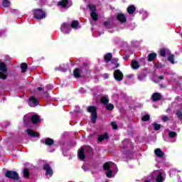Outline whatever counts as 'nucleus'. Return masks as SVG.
Instances as JSON below:
<instances>
[{"mask_svg":"<svg viewBox=\"0 0 182 182\" xmlns=\"http://www.w3.org/2000/svg\"><path fill=\"white\" fill-rule=\"evenodd\" d=\"M112 167H116V164L112 162H107L104 164V169L107 170L106 176L108 178H112V177H113V172L110 170Z\"/></svg>","mask_w":182,"mask_h":182,"instance_id":"obj_1","label":"nucleus"},{"mask_svg":"<svg viewBox=\"0 0 182 182\" xmlns=\"http://www.w3.org/2000/svg\"><path fill=\"white\" fill-rule=\"evenodd\" d=\"M87 112L91 113V120L92 123H96V119H97V109H96V107H88Z\"/></svg>","mask_w":182,"mask_h":182,"instance_id":"obj_2","label":"nucleus"},{"mask_svg":"<svg viewBox=\"0 0 182 182\" xmlns=\"http://www.w3.org/2000/svg\"><path fill=\"white\" fill-rule=\"evenodd\" d=\"M5 177L11 178V180H19V175L18 174V172L15 171H6Z\"/></svg>","mask_w":182,"mask_h":182,"instance_id":"obj_3","label":"nucleus"},{"mask_svg":"<svg viewBox=\"0 0 182 182\" xmlns=\"http://www.w3.org/2000/svg\"><path fill=\"white\" fill-rule=\"evenodd\" d=\"M33 17L36 19H43L45 18V11L41 9H35L33 11Z\"/></svg>","mask_w":182,"mask_h":182,"instance_id":"obj_4","label":"nucleus"},{"mask_svg":"<svg viewBox=\"0 0 182 182\" xmlns=\"http://www.w3.org/2000/svg\"><path fill=\"white\" fill-rule=\"evenodd\" d=\"M88 6L90 8L92 19H93V21H97L99 16L96 13V10H97L96 6L93 4H90Z\"/></svg>","mask_w":182,"mask_h":182,"instance_id":"obj_5","label":"nucleus"},{"mask_svg":"<svg viewBox=\"0 0 182 182\" xmlns=\"http://www.w3.org/2000/svg\"><path fill=\"white\" fill-rule=\"evenodd\" d=\"M28 100V105L31 107H35V106H38V105H39V100H38L35 97H30Z\"/></svg>","mask_w":182,"mask_h":182,"instance_id":"obj_6","label":"nucleus"},{"mask_svg":"<svg viewBox=\"0 0 182 182\" xmlns=\"http://www.w3.org/2000/svg\"><path fill=\"white\" fill-rule=\"evenodd\" d=\"M114 77L115 80H123V73L120 71V70H117L114 72Z\"/></svg>","mask_w":182,"mask_h":182,"instance_id":"obj_7","label":"nucleus"},{"mask_svg":"<svg viewBox=\"0 0 182 182\" xmlns=\"http://www.w3.org/2000/svg\"><path fill=\"white\" fill-rule=\"evenodd\" d=\"M53 144H55V141H53V139L50 138H47L46 139V146H47V150H48V151L52 152V151H55V149H50V147H52V146H53Z\"/></svg>","mask_w":182,"mask_h":182,"instance_id":"obj_8","label":"nucleus"},{"mask_svg":"<svg viewBox=\"0 0 182 182\" xmlns=\"http://www.w3.org/2000/svg\"><path fill=\"white\" fill-rule=\"evenodd\" d=\"M61 32L63 33H69L70 32V28H69V24L64 23L62 24L60 28Z\"/></svg>","mask_w":182,"mask_h":182,"instance_id":"obj_9","label":"nucleus"},{"mask_svg":"<svg viewBox=\"0 0 182 182\" xmlns=\"http://www.w3.org/2000/svg\"><path fill=\"white\" fill-rule=\"evenodd\" d=\"M153 102H159L161 100V95L159 92H155L151 96Z\"/></svg>","mask_w":182,"mask_h":182,"instance_id":"obj_10","label":"nucleus"},{"mask_svg":"<svg viewBox=\"0 0 182 182\" xmlns=\"http://www.w3.org/2000/svg\"><path fill=\"white\" fill-rule=\"evenodd\" d=\"M39 120L40 118L38 115L34 114L31 117V121L33 124H38V123H39Z\"/></svg>","mask_w":182,"mask_h":182,"instance_id":"obj_11","label":"nucleus"},{"mask_svg":"<svg viewBox=\"0 0 182 182\" xmlns=\"http://www.w3.org/2000/svg\"><path fill=\"white\" fill-rule=\"evenodd\" d=\"M78 157H79L80 160H81L82 161H83V160H85V149H83V148H81L79 149Z\"/></svg>","mask_w":182,"mask_h":182,"instance_id":"obj_12","label":"nucleus"},{"mask_svg":"<svg viewBox=\"0 0 182 182\" xmlns=\"http://www.w3.org/2000/svg\"><path fill=\"white\" fill-rule=\"evenodd\" d=\"M154 154L157 157L161 158L163 156H164V152H163L161 149L158 148L154 150Z\"/></svg>","mask_w":182,"mask_h":182,"instance_id":"obj_13","label":"nucleus"},{"mask_svg":"<svg viewBox=\"0 0 182 182\" xmlns=\"http://www.w3.org/2000/svg\"><path fill=\"white\" fill-rule=\"evenodd\" d=\"M156 181L157 182H163L164 181V177H163V172L161 171H156Z\"/></svg>","mask_w":182,"mask_h":182,"instance_id":"obj_14","label":"nucleus"},{"mask_svg":"<svg viewBox=\"0 0 182 182\" xmlns=\"http://www.w3.org/2000/svg\"><path fill=\"white\" fill-rule=\"evenodd\" d=\"M160 55H161V56L164 58L166 55H170V50H168V49H166V48H161L160 50Z\"/></svg>","mask_w":182,"mask_h":182,"instance_id":"obj_15","label":"nucleus"},{"mask_svg":"<svg viewBox=\"0 0 182 182\" xmlns=\"http://www.w3.org/2000/svg\"><path fill=\"white\" fill-rule=\"evenodd\" d=\"M69 4V1L68 0H61L58 2V6H61V8H69L68 4Z\"/></svg>","mask_w":182,"mask_h":182,"instance_id":"obj_16","label":"nucleus"},{"mask_svg":"<svg viewBox=\"0 0 182 182\" xmlns=\"http://www.w3.org/2000/svg\"><path fill=\"white\" fill-rule=\"evenodd\" d=\"M27 133L28 136H31V137H39V133L35 132L31 129H27Z\"/></svg>","mask_w":182,"mask_h":182,"instance_id":"obj_17","label":"nucleus"},{"mask_svg":"<svg viewBox=\"0 0 182 182\" xmlns=\"http://www.w3.org/2000/svg\"><path fill=\"white\" fill-rule=\"evenodd\" d=\"M46 176L47 177H51L53 176V171L48 165H46Z\"/></svg>","mask_w":182,"mask_h":182,"instance_id":"obj_18","label":"nucleus"},{"mask_svg":"<svg viewBox=\"0 0 182 182\" xmlns=\"http://www.w3.org/2000/svg\"><path fill=\"white\" fill-rule=\"evenodd\" d=\"M8 78V71H0V79L5 80Z\"/></svg>","mask_w":182,"mask_h":182,"instance_id":"obj_19","label":"nucleus"},{"mask_svg":"<svg viewBox=\"0 0 182 182\" xmlns=\"http://www.w3.org/2000/svg\"><path fill=\"white\" fill-rule=\"evenodd\" d=\"M0 72H8V68L6 67V64H5V63H0Z\"/></svg>","mask_w":182,"mask_h":182,"instance_id":"obj_20","label":"nucleus"},{"mask_svg":"<svg viewBox=\"0 0 182 182\" xmlns=\"http://www.w3.org/2000/svg\"><path fill=\"white\" fill-rule=\"evenodd\" d=\"M20 68L21 69V73H25L28 69V64H26V63H22L20 65Z\"/></svg>","mask_w":182,"mask_h":182,"instance_id":"obj_21","label":"nucleus"},{"mask_svg":"<svg viewBox=\"0 0 182 182\" xmlns=\"http://www.w3.org/2000/svg\"><path fill=\"white\" fill-rule=\"evenodd\" d=\"M117 19H118L119 22H126L127 21L126 16L122 14L117 15Z\"/></svg>","mask_w":182,"mask_h":182,"instance_id":"obj_22","label":"nucleus"},{"mask_svg":"<svg viewBox=\"0 0 182 182\" xmlns=\"http://www.w3.org/2000/svg\"><path fill=\"white\" fill-rule=\"evenodd\" d=\"M23 176L25 178H29L31 174L29 173V169L24 168L23 171Z\"/></svg>","mask_w":182,"mask_h":182,"instance_id":"obj_23","label":"nucleus"},{"mask_svg":"<svg viewBox=\"0 0 182 182\" xmlns=\"http://www.w3.org/2000/svg\"><path fill=\"white\" fill-rule=\"evenodd\" d=\"M109 139V135L107 134H104L103 135H100L98 136V140L100 141H103V140H107Z\"/></svg>","mask_w":182,"mask_h":182,"instance_id":"obj_24","label":"nucleus"},{"mask_svg":"<svg viewBox=\"0 0 182 182\" xmlns=\"http://www.w3.org/2000/svg\"><path fill=\"white\" fill-rule=\"evenodd\" d=\"M71 28H73V29H77L79 28V21H74L71 23L70 25Z\"/></svg>","mask_w":182,"mask_h":182,"instance_id":"obj_25","label":"nucleus"},{"mask_svg":"<svg viewBox=\"0 0 182 182\" xmlns=\"http://www.w3.org/2000/svg\"><path fill=\"white\" fill-rule=\"evenodd\" d=\"M131 65L132 69H139V68H140V64L136 60L132 61Z\"/></svg>","mask_w":182,"mask_h":182,"instance_id":"obj_26","label":"nucleus"},{"mask_svg":"<svg viewBox=\"0 0 182 182\" xmlns=\"http://www.w3.org/2000/svg\"><path fill=\"white\" fill-rule=\"evenodd\" d=\"M127 12L128 14H134L136 12V7L134 6H130L127 8Z\"/></svg>","mask_w":182,"mask_h":182,"instance_id":"obj_27","label":"nucleus"},{"mask_svg":"<svg viewBox=\"0 0 182 182\" xmlns=\"http://www.w3.org/2000/svg\"><path fill=\"white\" fill-rule=\"evenodd\" d=\"M101 102L104 105H107L109 103V97L108 96H104L101 98Z\"/></svg>","mask_w":182,"mask_h":182,"instance_id":"obj_28","label":"nucleus"},{"mask_svg":"<svg viewBox=\"0 0 182 182\" xmlns=\"http://www.w3.org/2000/svg\"><path fill=\"white\" fill-rule=\"evenodd\" d=\"M156 56H157V54L156 53H151L148 55V60L149 62H151V60H154V59H156Z\"/></svg>","mask_w":182,"mask_h":182,"instance_id":"obj_29","label":"nucleus"},{"mask_svg":"<svg viewBox=\"0 0 182 182\" xmlns=\"http://www.w3.org/2000/svg\"><path fill=\"white\" fill-rule=\"evenodd\" d=\"M168 60L172 63V65H174L175 62H174V55L171 54L169 53V54L168 55Z\"/></svg>","mask_w":182,"mask_h":182,"instance_id":"obj_30","label":"nucleus"},{"mask_svg":"<svg viewBox=\"0 0 182 182\" xmlns=\"http://www.w3.org/2000/svg\"><path fill=\"white\" fill-rule=\"evenodd\" d=\"M74 76L75 77H80V69L76 68L74 72Z\"/></svg>","mask_w":182,"mask_h":182,"instance_id":"obj_31","label":"nucleus"},{"mask_svg":"<svg viewBox=\"0 0 182 182\" xmlns=\"http://www.w3.org/2000/svg\"><path fill=\"white\" fill-rule=\"evenodd\" d=\"M112 53H108L105 55V60L107 61V62H110V60H112Z\"/></svg>","mask_w":182,"mask_h":182,"instance_id":"obj_32","label":"nucleus"},{"mask_svg":"<svg viewBox=\"0 0 182 182\" xmlns=\"http://www.w3.org/2000/svg\"><path fill=\"white\" fill-rule=\"evenodd\" d=\"M9 5H11V2L8 0H3V6H4V8H8Z\"/></svg>","mask_w":182,"mask_h":182,"instance_id":"obj_33","label":"nucleus"},{"mask_svg":"<svg viewBox=\"0 0 182 182\" xmlns=\"http://www.w3.org/2000/svg\"><path fill=\"white\" fill-rule=\"evenodd\" d=\"M141 119L143 122H147V121L150 120V115L146 114L144 117H142Z\"/></svg>","mask_w":182,"mask_h":182,"instance_id":"obj_34","label":"nucleus"},{"mask_svg":"<svg viewBox=\"0 0 182 182\" xmlns=\"http://www.w3.org/2000/svg\"><path fill=\"white\" fill-rule=\"evenodd\" d=\"M107 110H113L114 109V106L112 104H108L106 106Z\"/></svg>","mask_w":182,"mask_h":182,"instance_id":"obj_35","label":"nucleus"},{"mask_svg":"<svg viewBox=\"0 0 182 182\" xmlns=\"http://www.w3.org/2000/svg\"><path fill=\"white\" fill-rule=\"evenodd\" d=\"M111 126L112 127V129H114V130L117 129V124H116V122H111Z\"/></svg>","mask_w":182,"mask_h":182,"instance_id":"obj_36","label":"nucleus"},{"mask_svg":"<svg viewBox=\"0 0 182 182\" xmlns=\"http://www.w3.org/2000/svg\"><path fill=\"white\" fill-rule=\"evenodd\" d=\"M154 127L155 130H160V128L161 127V126L159 124H154Z\"/></svg>","mask_w":182,"mask_h":182,"instance_id":"obj_37","label":"nucleus"},{"mask_svg":"<svg viewBox=\"0 0 182 182\" xmlns=\"http://www.w3.org/2000/svg\"><path fill=\"white\" fill-rule=\"evenodd\" d=\"M58 70H61V72H66V68H65V65H60Z\"/></svg>","mask_w":182,"mask_h":182,"instance_id":"obj_38","label":"nucleus"},{"mask_svg":"<svg viewBox=\"0 0 182 182\" xmlns=\"http://www.w3.org/2000/svg\"><path fill=\"white\" fill-rule=\"evenodd\" d=\"M176 136H177V134L174 132H169V137H176Z\"/></svg>","mask_w":182,"mask_h":182,"instance_id":"obj_39","label":"nucleus"},{"mask_svg":"<svg viewBox=\"0 0 182 182\" xmlns=\"http://www.w3.org/2000/svg\"><path fill=\"white\" fill-rule=\"evenodd\" d=\"M176 115L178 116V117L179 119H182V112H181V111H177Z\"/></svg>","mask_w":182,"mask_h":182,"instance_id":"obj_40","label":"nucleus"},{"mask_svg":"<svg viewBox=\"0 0 182 182\" xmlns=\"http://www.w3.org/2000/svg\"><path fill=\"white\" fill-rule=\"evenodd\" d=\"M168 117L167 116H162V121L163 122H168Z\"/></svg>","mask_w":182,"mask_h":182,"instance_id":"obj_41","label":"nucleus"},{"mask_svg":"<svg viewBox=\"0 0 182 182\" xmlns=\"http://www.w3.org/2000/svg\"><path fill=\"white\" fill-rule=\"evenodd\" d=\"M37 90H38V92H42V90H43V87H37Z\"/></svg>","mask_w":182,"mask_h":182,"instance_id":"obj_42","label":"nucleus"},{"mask_svg":"<svg viewBox=\"0 0 182 182\" xmlns=\"http://www.w3.org/2000/svg\"><path fill=\"white\" fill-rule=\"evenodd\" d=\"M41 143H43V144H46V139H43V140H41Z\"/></svg>","mask_w":182,"mask_h":182,"instance_id":"obj_43","label":"nucleus"},{"mask_svg":"<svg viewBox=\"0 0 182 182\" xmlns=\"http://www.w3.org/2000/svg\"><path fill=\"white\" fill-rule=\"evenodd\" d=\"M159 79H160L161 80H163L164 79V77L163 75H160L159 77Z\"/></svg>","mask_w":182,"mask_h":182,"instance_id":"obj_44","label":"nucleus"},{"mask_svg":"<svg viewBox=\"0 0 182 182\" xmlns=\"http://www.w3.org/2000/svg\"><path fill=\"white\" fill-rule=\"evenodd\" d=\"M104 77H105V79H107V78H109V75L107 74H105Z\"/></svg>","mask_w":182,"mask_h":182,"instance_id":"obj_45","label":"nucleus"},{"mask_svg":"<svg viewBox=\"0 0 182 182\" xmlns=\"http://www.w3.org/2000/svg\"><path fill=\"white\" fill-rule=\"evenodd\" d=\"M43 170H46V164L43 165Z\"/></svg>","mask_w":182,"mask_h":182,"instance_id":"obj_46","label":"nucleus"},{"mask_svg":"<svg viewBox=\"0 0 182 182\" xmlns=\"http://www.w3.org/2000/svg\"><path fill=\"white\" fill-rule=\"evenodd\" d=\"M138 79H139V80H141V78H140V75L138 76Z\"/></svg>","mask_w":182,"mask_h":182,"instance_id":"obj_47","label":"nucleus"}]
</instances>
